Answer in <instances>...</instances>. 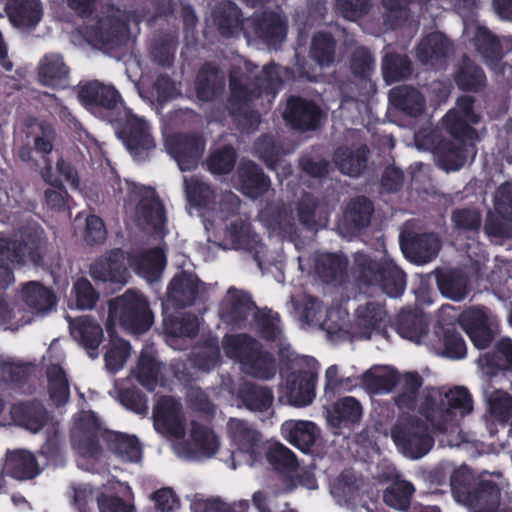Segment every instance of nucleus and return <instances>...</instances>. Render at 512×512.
<instances>
[{"instance_id": "nucleus-64", "label": "nucleus", "mask_w": 512, "mask_h": 512, "mask_svg": "<svg viewBox=\"0 0 512 512\" xmlns=\"http://www.w3.org/2000/svg\"><path fill=\"white\" fill-rule=\"evenodd\" d=\"M451 222L458 232H478L482 225V214L478 208H457L451 213Z\"/></svg>"}, {"instance_id": "nucleus-52", "label": "nucleus", "mask_w": 512, "mask_h": 512, "mask_svg": "<svg viewBox=\"0 0 512 512\" xmlns=\"http://www.w3.org/2000/svg\"><path fill=\"white\" fill-rule=\"evenodd\" d=\"M5 472L17 480H30L39 474L36 458L25 451L15 452L8 459Z\"/></svg>"}, {"instance_id": "nucleus-16", "label": "nucleus", "mask_w": 512, "mask_h": 512, "mask_svg": "<svg viewBox=\"0 0 512 512\" xmlns=\"http://www.w3.org/2000/svg\"><path fill=\"white\" fill-rule=\"evenodd\" d=\"M117 135L134 156H140L143 152L155 148L147 122L130 111H125V119L119 121Z\"/></svg>"}, {"instance_id": "nucleus-7", "label": "nucleus", "mask_w": 512, "mask_h": 512, "mask_svg": "<svg viewBox=\"0 0 512 512\" xmlns=\"http://www.w3.org/2000/svg\"><path fill=\"white\" fill-rule=\"evenodd\" d=\"M115 321L125 330L134 334L147 332L154 323V314L143 293L133 289L109 301L106 330L112 337Z\"/></svg>"}, {"instance_id": "nucleus-45", "label": "nucleus", "mask_w": 512, "mask_h": 512, "mask_svg": "<svg viewBox=\"0 0 512 512\" xmlns=\"http://www.w3.org/2000/svg\"><path fill=\"white\" fill-rule=\"evenodd\" d=\"M227 430L231 440L238 449L247 454H254L261 441V434L247 421L230 418Z\"/></svg>"}, {"instance_id": "nucleus-60", "label": "nucleus", "mask_w": 512, "mask_h": 512, "mask_svg": "<svg viewBox=\"0 0 512 512\" xmlns=\"http://www.w3.org/2000/svg\"><path fill=\"white\" fill-rule=\"evenodd\" d=\"M237 161V152L231 145H224L208 156V170L215 175H226L233 171Z\"/></svg>"}, {"instance_id": "nucleus-22", "label": "nucleus", "mask_w": 512, "mask_h": 512, "mask_svg": "<svg viewBox=\"0 0 512 512\" xmlns=\"http://www.w3.org/2000/svg\"><path fill=\"white\" fill-rule=\"evenodd\" d=\"M257 310L258 308L251 295L233 286L228 289L220 307L222 319L226 323L237 327H241L250 314Z\"/></svg>"}, {"instance_id": "nucleus-27", "label": "nucleus", "mask_w": 512, "mask_h": 512, "mask_svg": "<svg viewBox=\"0 0 512 512\" xmlns=\"http://www.w3.org/2000/svg\"><path fill=\"white\" fill-rule=\"evenodd\" d=\"M392 326L402 338L416 343H420L429 330L428 319L418 308H403L396 315Z\"/></svg>"}, {"instance_id": "nucleus-29", "label": "nucleus", "mask_w": 512, "mask_h": 512, "mask_svg": "<svg viewBox=\"0 0 512 512\" xmlns=\"http://www.w3.org/2000/svg\"><path fill=\"white\" fill-rule=\"evenodd\" d=\"M213 20L220 35L226 38L245 36L246 20L241 9L233 2L219 3L213 11Z\"/></svg>"}, {"instance_id": "nucleus-57", "label": "nucleus", "mask_w": 512, "mask_h": 512, "mask_svg": "<svg viewBox=\"0 0 512 512\" xmlns=\"http://www.w3.org/2000/svg\"><path fill=\"white\" fill-rule=\"evenodd\" d=\"M139 220L154 228L163 226L166 222L165 208L158 196L142 197L136 206Z\"/></svg>"}, {"instance_id": "nucleus-15", "label": "nucleus", "mask_w": 512, "mask_h": 512, "mask_svg": "<svg viewBox=\"0 0 512 512\" xmlns=\"http://www.w3.org/2000/svg\"><path fill=\"white\" fill-rule=\"evenodd\" d=\"M457 321L477 349H486L494 339L488 309L481 306H471L462 311Z\"/></svg>"}, {"instance_id": "nucleus-46", "label": "nucleus", "mask_w": 512, "mask_h": 512, "mask_svg": "<svg viewBox=\"0 0 512 512\" xmlns=\"http://www.w3.org/2000/svg\"><path fill=\"white\" fill-rule=\"evenodd\" d=\"M30 376L31 367L29 364L0 358V386L25 393Z\"/></svg>"}, {"instance_id": "nucleus-21", "label": "nucleus", "mask_w": 512, "mask_h": 512, "mask_svg": "<svg viewBox=\"0 0 512 512\" xmlns=\"http://www.w3.org/2000/svg\"><path fill=\"white\" fill-rule=\"evenodd\" d=\"M78 97L87 107L113 112L123 105L119 91L98 80L88 81L80 87Z\"/></svg>"}, {"instance_id": "nucleus-58", "label": "nucleus", "mask_w": 512, "mask_h": 512, "mask_svg": "<svg viewBox=\"0 0 512 512\" xmlns=\"http://www.w3.org/2000/svg\"><path fill=\"white\" fill-rule=\"evenodd\" d=\"M442 121L444 128L452 137L451 140L476 143L477 132L475 128L470 126V120L460 116L454 110H450Z\"/></svg>"}, {"instance_id": "nucleus-3", "label": "nucleus", "mask_w": 512, "mask_h": 512, "mask_svg": "<svg viewBox=\"0 0 512 512\" xmlns=\"http://www.w3.org/2000/svg\"><path fill=\"white\" fill-rule=\"evenodd\" d=\"M173 0H147L141 14L136 11L112 10L110 14L97 19L86 27L87 37L103 49L113 50L127 43L130 36L131 21L154 23L162 17L173 15Z\"/></svg>"}, {"instance_id": "nucleus-19", "label": "nucleus", "mask_w": 512, "mask_h": 512, "mask_svg": "<svg viewBox=\"0 0 512 512\" xmlns=\"http://www.w3.org/2000/svg\"><path fill=\"white\" fill-rule=\"evenodd\" d=\"M434 153L439 168L446 172L457 171L467 163L469 158L474 160L477 147L475 142L443 139L435 146Z\"/></svg>"}, {"instance_id": "nucleus-32", "label": "nucleus", "mask_w": 512, "mask_h": 512, "mask_svg": "<svg viewBox=\"0 0 512 512\" xmlns=\"http://www.w3.org/2000/svg\"><path fill=\"white\" fill-rule=\"evenodd\" d=\"M70 69L58 53L44 55L38 66L39 83L52 88H66Z\"/></svg>"}, {"instance_id": "nucleus-4", "label": "nucleus", "mask_w": 512, "mask_h": 512, "mask_svg": "<svg viewBox=\"0 0 512 512\" xmlns=\"http://www.w3.org/2000/svg\"><path fill=\"white\" fill-rule=\"evenodd\" d=\"M449 478L455 500L470 512H512V506L501 501L499 484L492 480H475L466 465L454 469Z\"/></svg>"}, {"instance_id": "nucleus-38", "label": "nucleus", "mask_w": 512, "mask_h": 512, "mask_svg": "<svg viewBox=\"0 0 512 512\" xmlns=\"http://www.w3.org/2000/svg\"><path fill=\"white\" fill-rule=\"evenodd\" d=\"M5 10L17 27H35L42 18L40 0H7Z\"/></svg>"}, {"instance_id": "nucleus-8", "label": "nucleus", "mask_w": 512, "mask_h": 512, "mask_svg": "<svg viewBox=\"0 0 512 512\" xmlns=\"http://www.w3.org/2000/svg\"><path fill=\"white\" fill-rule=\"evenodd\" d=\"M433 430L436 431L426 417L403 414L392 426L391 437L405 456L420 459L434 446Z\"/></svg>"}, {"instance_id": "nucleus-51", "label": "nucleus", "mask_w": 512, "mask_h": 512, "mask_svg": "<svg viewBox=\"0 0 512 512\" xmlns=\"http://www.w3.org/2000/svg\"><path fill=\"white\" fill-rule=\"evenodd\" d=\"M239 398L250 411L265 412L271 408L274 395L269 387L246 383L239 390Z\"/></svg>"}, {"instance_id": "nucleus-10", "label": "nucleus", "mask_w": 512, "mask_h": 512, "mask_svg": "<svg viewBox=\"0 0 512 512\" xmlns=\"http://www.w3.org/2000/svg\"><path fill=\"white\" fill-rule=\"evenodd\" d=\"M286 19L272 10L254 12L246 19L245 38L254 37L267 47L278 49L287 36Z\"/></svg>"}, {"instance_id": "nucleus-55", "label": "nucleus", "mask_w": 512, "mask_h": 512, "mask_svg": "<svg viewBox=\"0 0 512 512\" xmlns=\"http://www.w3.org/2000/svg\"><path fill=\"white\" fill-rule=\"evenodd\" d=\"M131 345L128 341L118 338L116 331L112 330V337L104 354V361L107 370L117 373L125 365L130 356Z\"/></svg>"}, {"instance_id": "nucleus-40", "label": "nucleus", "mask_w": 512, "mask_h": 512, "mask_svg": "<svg viewBox=\"0 0 512 512\" xmlns=\"http://www.w3.org/2000/svg\"><path fill=\"white\" fill-rule=\"evenodd\" d=\"M356 325L361 330V337L370 339L374 331L379 332L387 318L384 305L379 302L369 301L360 305L356 311Z\"/></svg>"}, {"instance_id": "nucleus-42", "label": "nucleus", "mask_w": 512, "mask_h": 512, "mask_svg": "<svg viewBox=\"0 0 512 512\" xmlns=\"http://www.w3.org/2000/svg\"><path fill=\"white\" fill-rule=\"evenodd\" d=\"M454 82L462 91L479 92L485 88L487 79L484 70L464 55L454 74Z\"/></svg>"}, {"instance_id": "nucleus-49", "label": "nucleus", "mask_w": 512, "mask_h": 512, "mask_svg": "<svg viewBox=\"0 0 512 512\" xmlns=\"http://www.w3.org/2000/svg\"><path fill=\"white\" fill-rule=\"evenodd\" d=\"M474 46L485 62L496 66L503 58V49L500 40L488 28L479 26L476 29Z\"/></svg>"}, {"instance_id": "nucleus-20", "label": "nucleus", "mask_w": 512, "mask_h": 512, "mask_svg": "<svg viewBox=\"0 0 512 512\" xmlns=\"http://www.w3.org/2000/svg\"><path fill=\"white\" fill-rule=\"evenodd\" d=\"M430 345L434 351L452 360L463 359L467 355L466 342L454 324L438 322L433 328Z\"/></svg>"}, {"instance_id": "nucleus-33", "label": "nucleus", "mask_w": 512, "mask_h": 512, "mask_svg": "<svg viewBox=\"0 0 512 512\" xmlns=\"http://www.w3.org/2000/svg\"><path fill=\"white\" fill-rule=\"evenodd\" d=\"M389 103L409 117H418L424 110L426 101L423 94L413 86L399 85L392 88L388 95Z\"/></svg>"}, {"instance_id": "nucleus-17", "label": "nucleus", "mask_w": 512, "mask_h": 512, "mask_svg": "<svg viewBox=\"0 0 512 512\" xmlns=\"http://www.w3.org/2000/svg\"><path fill=\"white\" fill-rule=\"evenodd\" d=\"M206 284L192 273L182 271L176 274L169 283L168 297L178 308L192 306L196 300H205Z\"/></svg>"}, {"instance_id": "nucleus-9", "label": "nucleus", "mask_w": 512, "mask_h": 512, "mask_svg": "<svg viewBox=\"0 0 512 512\" xmlns=\"http://www.w3.org/2000/svg\"><path fill=\"white\" fill-rule=\"evenodd\" d=\"M473 410V400L467 388L455 387L439 398L433 396L426 398L425 404L420 408L421 414L430 421L433 428L445 433L449 425L455 421L457 414L465 416Z\"/></svg>"}, {"instance_id": "nucleus-24", "label": "nucleus", "mask_w": 512, "mask_h": 512, "mask_svg": "<svg viewBox=\"0 0 512 512\" xmlns=\"http://www.w3.org/2000/svg\"><path fill=\"white\" fill-rule=\"evenodd\" d=\"M239 190L251 199L265 195L271 187V180L263 169L253 161L241 162L237 170Z\"/></svg>"}, {"instance_id": "nucleus-11", "label": "nucleus", "mask_w": 512, "mask_h": 512, "mask_svg": "<svg viewBox=\"0 0 512 512\" xmlns=\"http://www.w3.org/2000/svg\"><path fill=\"white\" fill-rule=\"evenodd\" d=\"M302 363L308 369L291 372L287 376L285 384V395L289 403L295 407L310 405L316 396L315 387L319 363L311 356H303Z\"/></svg>"}, {"instance_id": "nucleus-53", "label": "nucleus", "mask_w": 512, "mask_h": 512, "mask_svg": "<svg viewBox=\"0 0 512 512\" xmlns=\"http://www.w3.org/2000/svg\"><path fill=\"white\" fill-rule=\"evenodd\" d=\"M187 201L195 208H208L214 204L216 194L212 186L197 176L184 179Z\"/></svg>"}, {"instance_id": "nucleus-61", "label": "nucleus", "mask_w": 512, "mask_h": 512, "mask_svg": "<svg viewBox=\"0 0 512 512\" xmlns=\"http://www.w3.org/2000/svg\"><path fill=\"white\" fill-rule=\"evenodd\" d=\"M227 234L236 248L251 251L260 241L259 236L251 229V225L241 219L232 221L227 226Z\"/></svg>"}, {"instance_id": "nucleus-44", "label": "nucleus", "mask_w": 512, "mask_h": 512, "mask_svg": "<svg viewBox=\"0 0 512 512\" xmlns=\"http://www.w3.org/2000/svg\"><path fill=\"white\" fill-rule=\"evenodd\" d=\"M436 282L441 294L453 301H461L469 293V279L459 269H450L438 273Z\"/></svg>"}, {"instance_id": "nucleus-14", "label": "nucleus", "mask_w": 512, "mask_h": 512, "mask_svg": "<svg viewBox=\"0 0 512 512\" xmlns=\"http://www.w3.org/2000/svg\"><path fill=\"white\" fill-rule=\"evenodd\" d=\"M324 116L323 110L313 100L297 95L287 99L283 112V118L291 128L302 132L317 130Z\"/></svg>"}, {"instance_id": "nucleus-13", "label": "nucleus", "mask_w": 512, "mask_h": 512, "mask_svg": "<svg viewBox=\"0 0 512 512\" xmlns=\"http://www.w3.org/2000/svg\"><path fill=\"white\" fill-rule=\"evenodd\" d=\"M205 146V138L196 132L174 133L166 140L167 150L181 171H191L198 166Z\"/></svg>"}, {"instance_id": "nucleus-36", "label": "nucleus", "mask_w": 512, "mask_h": 512, "mask_svg": "<svg viewBox=\"0 0 512 512\" xmlns=\"http://www.w3.org/2000/svg\"><path fill=\"white\" fill-rule=\"evenodd\" d=\"M363 414L360 402L352 397L346 396L338 399L328 414L329 424L336 429H351L358 424Z\"/></svg>"}, {"instance_id": "nucleus-59", "label": "nucleus", "mask_w": 512, "mask_h": 512, "mask_svg": "<svg viewBox=\"0 0 512 512\" xmlns=\"http://www.w3.org/2000/svg\"><path fill=\"white\" fill-rule=\"evenodd\" d=\"M48 392L52 401L64 405L70 398L69 381L65 370L60 365H53L47 371Z\"/></svg>"}, {"instance_id": "nucleus-39", "label": "nucleus", "mask_w": 512, "mask_h": 512, "mask_svg": "<svg viewBox=\"0 0 512 512\" xmlns=\"http://www.w3.org/2000/svg\"><path fill=\"white\" fill-rule=\"evenodd\" d=\"M369 148L362 145L357 149L339 147L334 152V162L338 170L348 176H360L367 168Z\"/></svg>"}, {"instance_id": "nucleus-62", "label": "nucleus", "mask_w": 512, "mask_h": 512, "mask_svg": "<svg viewBox=\"0 0 512 512\" xmlns=\"http://www.w3.org/2000/svg\"><path fill=\"white\" fill-rule=\"evenodd\" d=\"M254 150L258 158L271 171H276L281 160V146L277 144L273 136L261 135L254 143Z\"/></svg>"}, {"instance_id": "nucleus-43", "label": "nucleus", "mask_w": 512, "mask_h": 512, "mask_svg": "<svg viewBox=\"0 0 512 512\" xmlns=\"http://www.w3.org/2000/svg\"><path fill=\"white\" fill-rule=\"evenodd\" d=\"M135 271L149 282L157 281L166 266V255L160 247L151 248L132 260Z\"/></svg>"}, {"instance_id": "nucleus-54", "label": "nucleus", "mask_w": 512, "mask_h": 512, "mask_svg": "<svg viewBox=\"0 0 512 512\" xmlns=\"http://www.w3.org/2000/svg\"><path fill=\"white\" fill-rule=\"evenodd\" d=\"M178 46L177 36L164 33L156 37L150 46V55L156 64L162 67H170L175 60Z\"/></svg>"}, {"instance_id": "nucleus-28", "label": "nucleus", "mask_w": 512, "mask_h": 512, "mask_svg": "<svg viewBox=\"0 0 512 512\" xmlns=\"http://www.w3.org/2000/svg\"><path fill=\"white\" fill-rule=\"evenodd\" d=\"M348 263L344 254L320 253L315 259V272L324 283L340 286L346 282Z\"/></svg>"}, {"instance_id": "nucleus-37", "label": "nucleus", "mask_w": 512, "mask_h": 512, "mask_svg": "<svg viewBox=\"0 0 512 512\" xmlns=\"http://www.w3.org/2000/svg\"><path fill=\"white\" fill-rule=\"evenodd\" d=\"M101 436L108 450L122 460L137 462L141 459L142 450L136 436L108 430Z\"/></svg>"}, {"instance_id": "nucleus-34", "label": "nucleus", "mask_w": 512, "mask_h": 512, "mask_svg": "<svg viewBox=\"0 0 512 512\" xmlns=\"http://www.w3.org/2000/svg\"><path fill=\"white\" fill-rule=\"evenodd\" d=\"M24 303L37 314H47L56 308L57 297L51 287L38 281H29L22 285Z\"/></svg>"}, {"instance_id": "nucleus-6", "label": "nucleus", "mask_w": 512, "mask_h": 512, "mask_svg": "<svg viewBox=\"0 0 512 512\" xmlns=\"http://www.w3.org/2000/svg\"><path fill=\"white\" fill-rule=\"evenodd\" d=\"M352 274L360 288L378 287L389 297H400L406 287V274L392 260L377 261L356 253Z\"/></svg>"}, {"instance_id": "nucleus-31", "label": "nucleus", "mask_w": 512, "mask_h": 512, "mask_svg": "<svg viewBox=\"0 0 512 512\" xmlns=\"http://www.w3.org/2000/svg\"><path fill=\"white\" fill-rule=\"evenodd\" d=\"M282 436L300 451L310 452L319 437V429L312 421L288 420L281 426Z\"/></svg>"}, {"instance_id": "nucleus-26", "label": "nucleus", "mask_w": 512, "mask_h": 512, "mask_svg": "<svg viewBox=\"0 0 512 512\" xmlns=\"http://www.w3.org/2000/svg\"><path fill=\"white\" fill-rule=\"evenodd\" d=\"M225 89V76L220 68L206 62L199 69L195 79L196 96L203 102H212L220 97Z\"/></svg>"}, {"instance_id": "nucleus-50", "label": "nucleus", "mask_w": 512, "mask_h": 512, "mask_svg": "<svg viewBox=\"0 0 512 512\" xmlns=\"http://www.w3.org/2000/svg\"><path fill=\"white\" fill-rule=\"evenodd\" d=\"M337 42L330 32L318 31L311 39L309 56L320 67H330L336 56Z\"/></svg>"}, {"instance_id": "nucleus-63", "label": "nucleus", "mask_w": 512, "mask_h": 512, "mask_svg": "<svg viewBox=\"0 0 512 512\" xmlns=\"http://www.w3.org/2000/svg\"><path fill=\"white\" fill-rule=\"evenodd\" d=\"M254 322L259 337L267 342H274L281 333L280 315L272 310L254 313Z\"/></svg>"}, {"instance_id": "nucleus-48", "label": "nucleus", "mask_w": 512, "mask_h": 512, "mask_svg": "<svg viewBox=\"0 0 512 512\" xmlns=\"http://www.w3.org/2000/svg\"><path fill=\"white\" fill-rule=\"evenodd\" d=\"M383 79L386 83L407 80L413 72L412 61L406 54L397 52H388L381 63Z\"/></svg>"}, {"instance_id": "nucleus-2", "label": "nucleus", "mask_w": 512, "mask_h": 512, "mask_svg": "<svg viewBox=\"0 0 512 512\" xmlns=\"http://www.w3.org/2000/svg\"><path fill=\"white\" fill-rule=\"evenodd\" d=\"M48 246L45 230L35 221L22 225L15 238L0 232V284L8 286L14 282V268L43 267Z\"/></svg>"}, {"instance_id": "nucleus-18", "label": "nucleus", "mask_w": 512, "mask_h": 512, "mask_svg": "<svg viewBox=\"0 0 512 512\" xmlns=\"http://www.w3.org/2000/svg\"><path fill=\"white\" fill-rule=\"evenodd\" d=\"M90 275L96 281L124 285L130 277L125 265V254L114 248L98 257L90 267Z\"/></svg>"}, {"instance_id": "nucleus-41", "label": "nucleus", "mask_w": 512, "mask_h": 512, "mask_svg": "<svg viewBox=\"0 0 512 512\" xmlns=\"http://www.w3.org/2000/svg\"><path fill=\"white\" fill-rule=\"evenodd\" d=\"M374 213V204L366 196H356L350 200L344 211L346 228L351 232H360L368 227Z\"/></svg>"}, {"instance_id": "nucleus-35", "label": "nucleus", "mask_w": 512, "mask_h": 512, "mask_svg": "<svg viewBox=\"0 0 512 512\" xmlns=\"http://www.w3.org/2000/svg\"><path fill=\"white\" fill-rule=\"evenodd\" d=\"M452 50V43L440 32L428 34L417 46V58L424 65L445 62Z\"/></svg>"}, {"instance_id": "nucleus-47", "label": "nucleus", "mask_w": 512, "mask_h": 512, "mask_svg": "<svg viewBox=\"0 0 512 512\" xmlns=\"http://www.w3.org/2000/svg\"><path fill=\"white\" fill-rule=\"evenodd\" d=\"M161 368L162 363L156 358L155 352L151 348H145L140 353L135 377L143 387L152 392L158 385Z\"/></svg>"}, {"instance_id": "nucleus-5", "label": "nucleus", "mask_w": 512, "mask_h": 512, "mask_svg": "<svg viewBox=\"0 0 512 512\" xmlns=\"http://www.w3.org/2000/svg\"><path fill=\"white\" fill-rule=\"evenodd\" d=\"M223 346L226 355L238 362L246 375L264 381L275 377L277 365L274 355L251 335H227Z\"/></svg>"}, {"instance_id": "nucleus-12", "label": "nucleus", "mask_w": 512, "mask_h": 512, "mask_svg": "<svg viewBox=\"0 0 512 512\" xmlns=\"http://www.w3.org/2000/svg\"><path fill=\"white\" fill-rule=\"evenodd\" d=\"M399 244L405 258L411 263L424 265L434 260L442 242L434 232L404 230L399 235Z\"/></svg>"}, {"instance_id": "nucleus-30", "label": "nucleus", "mask_w": 512, "mask_h": 512, "mask_svg": "<svg viewBox=\"0 0 512 512\" xmlns=\"http://www.w3.org/2000/svg\"><path fill=\"white\" fill-rule=\"evenodd\" d=\"M10 414L14 422L32 433H37L47 424L48 413L38 400L13 404Z\"/></svg>"}, {"instance_id": "nucleus-25", "label": "nucleus", "mask_w": 512, "mask_h": 512, "mask_svg": "<svg viewBox=\"0 0 512 512\" xmlns=\"http://www.w3.org/2000/svg\"><path fill=\"white\" fill-rule=\"evenodd\" d=\"M71 335L87 351L91 358L98 356V348L103 341L101 325L89 315L78 316L70 321Z\"/></svg>"}, {"instance_id": "nucleus-1", "label": "nucleus", "mask_w": 512, "mask_h": 512, "mask_svg": "<svg viewBox=\"0 0 512 512\" xmlns=\"http://www.w3.org/2000/svg\"><path fill=\"white\" fill-rule=\"evenodd\" d=\"M306 66L304 61L297 62L295 67L272 62L265 65L259 74L240 67L231 69L226 107L233 121L245 130H257L261 115L253 109L254 102L263 95L275 98L284 83L314 81L316 76Z\"/></svg>"}, {"instance_id": "nucleus-56", "label": "nucleus", "mask_w": 512, "mask_h": 512, "mask_svg": "<svg viewBox=\"0 0 512 512\" xmlns=\"http://www.w3.org/2000/svg\"><path fill=\"white\" fill-rule=\"evenodd\" d=\"M415 492L413 484L406 480L392 482L384 491L383 500L391 508L405 511L411 504Z\"/></svg>"}, {"instance_id": "nucleus-23", "label": "nucleus", "mask_w": 512, "mask_h": 512, "mask_svg": "<svg viewBox=\"0 0 512 512\" xmlns=\"http://www.w3.org/2000/svg\"><path fill=\"white\" fill-rule=\"evenodd\" d=\"M154 424L163 432L180 437L184 434L182 406L172 396H162L153 410Z\"/></svg>"}]
</instances>
